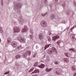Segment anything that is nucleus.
<instances>
[{
  "mask_svg": "<svg viewBox=\"0 0 76 76\" xmlns=\"http://www.w3.org/2000/svg\"><path fill=\"white\" fill-rule=\"evenodd\" d=\"M70 37L71 38V40L72 41H75L76 40V38H75V34H70Z\"/></svg>",
  "mask_w": 76,
  "mask_h": 76,
  "instance_id": "f257e3e1",
  "label": "nucleus"
},
{
  "mask_svg": "<svg viewBox=\"0 0 76 76\" xmlns=\"http://www.w3.org/2000/svg\"><path fill=\"white\" fill-rule=\"evenodd\" d=\"M56 49L54 47L50 49H49L48 51L49 54L52 53L53 52H56Z\"/></svg>",
  "mask_w": 76,
  "mask_h": 76,
  "instance_id": "f03ea898",
  "label": "nucleus"
},
{
  "mask_svg": "<svg viewBox=\"0 0 76 76\" xmlns=\"http://www.w3.org/2000/svg\"><path fill=\"white\" fill-rule=\"evenodd\" d=\"M20 31V29L18 27H15L14 28V32H19Z\"/></svg>",
  "mask_w": 76,
  "mask_h": 76,
  "instance_id": "7ed1b4c3",
  "label": "nucleus"
},
{
  "mask_svg": "<svg viewBox=\"0 0 76 76\" xmlns=\"http://www.w3.org/2000/svg\"><path fill=\"white\" fill-rule=\"evenodd\" d=\"M41 25H42V26L43 27H46L47 26V23L46 21H42L41 22Z\"/></svg>",
  "mask_w": 76,
  "mask_h": 76,
  "instance_id": "20e7f679",
  "label": "nucleus"
},
{
  "mask_svg": "<svg viewBox=\"0 0 76 76\" xmlns=\"http://www.w3.org/2000/svg\"><path fill=\"white\" fill-rule=\"evenodd\" d=\"M11 45L14 47V48H15L17 47V44H16V42L15 41H12V42L11 43Z\"/></svg>",
  "mask_w": 76,
  "mask_h": 76,
  "instance_id": "39448f33",
  "label": "nucleus"
},
{
  "mask_svg": "<svg viewBox=\"0 0 76 76\" xmlns=\"http://www.w3.org/2000/svg\"><path fill=\"white\" fill-rule=\"evenodd\" d=\"M60 38V36L58 35H57L55 36H54L52 37V40L54 41H55L56 39Z\"/></svg>",
  "mask_w": 76,
  "mask_h": 76,
  "instance_id": "423d86ee",
  "label": "nucleus"
},
{
  "mask_svg": "<svg viewBox=\"0 0 76 76\" xmlns=\"http://www.w3.org/2000/svg\"><path fill=\"white\" fill-rule=\"evenodd\" d=\"M39 38L40 39H44V36L42 34H40L39 35Z\"/></svg>",
  "mask_w": 76,
  "mask_h": 76,
  "instance_id": "0eeeda50",
  "label": "nucleus"
},
{
  "mask_svg": "<svg viewBox=\"0 0 76 76\" xmlns=\"http://www.w3.org/2000/svg\"><path fill=\"white\" fill-rule=\"evenodd\" d=\"M7 42H8L7 43L8 44H10L11 42H12V39L10 37H8L7 39Z\"/></svg>",
  "mask_w": 76,
  "mask_h": 76,
  "instance_id": "6e6552de",
  "label": "nucleus"
},
{
  "mask_svg": "<svg viewBox=\"0 0 76 76\" xmlns=\"http://www.w3.org/2000/svg\"><path fill=\"white\" fill-rule=\"evenodd\" d=\"M64 54L65 56H66V57H69L71 56V55H70V54L68 53L65 52L64 53Z\"/></svg>",
  "mask_w": 76,
  "mask_h": 76,
  "instance_id": "1a4fd4ad",
  "label": "nucleus"
},
{
  "mask_svg": "<svg viewBox=\"0 0 76 76\" xmlns=\"http://www.w3.org/2000/svg\"><path fill=\"white\" fill-rule=\"evenodd\" d=\"M39 69H37L35 70L31 74H32V73H39Z\"/></svg>",
  "mask_w": 76,
  "mask_h": 76,
  "instance_id": "9d476101",
  "label": "nucleus"
},
{
  "mask_svg": "<svg viewBox=\"0 0 76 76\" xmlns=\"http://www.w3.org/2000/svg\"><path fill=\"white\" fill-rule=\"evenodd\" d=\"M44 64H42L41 65L38 66V67L41 69H43L44 67Z\"/></svg>",
  "mask_w": 76,
  "mask_h": 76,
  "instance_id": "9b49d317",
  "label": "nucleus"
},
{
  "mask_svg": "<svg viewBox=\"0 0 76 76\" xmlns=\"http://www.w3.org/2000/svg\"><path fill=\"white\" fill-rule=\"evenodd\" d=\"M26 29H27V27L25 26L24 28L22 29V32H25L26 31Z\"/></svg>",
  "mask_w": 76,
  "mask_h": 76,
  "instance_id": "f8f14e48",
  "label": "nucleus"
},
{
  "mask_svg": "<svg viewBox=\"0 0 76 76\" xmlns=\"http://www.w3.org/2000/svg\"><path fill=\"white\" fill-rule=\"evenodd\" d=\"M50 19H55V15H54L53 14L50 16Z\"/></svg>",
  "mask_w": 76,
  "mask_h": 76,
  "instance_id": "ddd939ff",
  "label": "nucleus"
},
{
  "mask_svg": "<svg viewBox=\"0 0 76 76\" xmlns=\"http://www.w3.org/2000/svg\"><path fill=\"white\" fill-rule=\"evenodd\" d=\"M50 45H51V44L46 45L45 47V50H46L48 47H49Z\"/></svg>",
  "mask_w": 76,
  "mask_h": 76,
  "instance_id": "4468645a",
  "label": "nucleus"
},
{
  "mask_svg": "<svg viewBox=\"0 0 76 76\" xmlns=\"http://www.w3.org/2000/svg\"><path fill=\"white\" fill-rule=\"evenodd\" d=\"M20 55H18L16 56L15 58L18 59V58H20Z\"/></svg>",
  "mask_w": 76,
  "mask_h": 76,
  "instance_id": "2eb2a0df",
  "label": "nucleus"
},
{
  "mask_svg": "<svg viewBox=\"0 0 76 76\" xmlns=\"http://www.w3.org/2000/svg\"><path fill=\"white\" fill-rule=\"evenodd\" d=\"M27 55H28V53H27V52L24 53L23 57H26L27 56Z\"/></svg>",
  "mask_w": 76,
  "mask_h": 76,
  "instance_id": "dca6fc26",
  "label": "nucleus"
},
{
  "mask_svg": "<svg viewBox=\"0 0 76 76\" xmlns=\"http://www.w3.org/2000/svg\"><path fill=\"white\" fill-rule=\"evenodd\" d=\"M21 37H21V36H19L18 37L17 39H18V40L19 41H21Z\"/></svg>",
  "mask_w": 76,
  "mask_h": 76,
  "instance_id": "f3484780",
  "label": "nucleus"
},
{
  "mask_svg": "<svg viewBox=\"0 0 76 76\" xmlns=\"http://www.w3.org/2000/svg\"><path fill=\"white\" fill-rule=\"evenodd\" d=\"M26 53L27 54H28V55H31V52L30 50H28L27 51Z\"/></svg>",
  "mask_w": 76,
  "mask_h": 76,
  "instance_id": "a211bd4d",
  "label": "nucleus"
},
{
  "mask_svg": "<svg viewBox=\"0 0 76 76\" xmlns=\"http://www.w3.org/2000/svg\"><path fill=\"white\" fill-rule=\"evenodd\" d=\"M34 70V68L33 67L28 71L29 73H30V72H32V71H33Z\"/></svg>",
  "mask_w": 76,
  "mask_h": 76,
  "instance_id": "6ab92c4d",
  "label": "nucleus"
},
{
  "mask_svg": "<svg viewBox=\"0 0 76 76\" xmlns=\"http://www.w3.org/2000/svg\"><path fill=\"white\" fill-rule=\"evenodd\" d=\"M52 70V69L50 68V69H46V70L47 72H50V71H51Z\"/></svg>",
  "mask_w": 76,
  "mask_h": 76,
  "instance_id": "aec40b11",
  "label": "nucleus"
},
{
  "mask_svg": "<svg viewBox=\"0 0 76 76\" xmlns=\"http://www.w3.org/2000/svg\"><path fill=\"white\" fill-rule=\"evenodd\" d=\"M64 61H66V62H67V61H68V60L69 59L67 58H64Z\"/></svg>",
  "mask_w": 76,
  "mask_h": 76,
  "instance_id": "412c9836",
  "label": "nucleus"
},
{
  "mask_svg": "<svg viewBox=\"0 0 76 76\" xmlns=\"http://www.w3.org/2000/svg\"><path fill=\"white\" fill-rule=\"evenodd\" d=\"M21 40L22 41H23V42H25V39L23 37H21Z\"/></svg>",
  "mask_w": 76,
  "mask_h": 76,
  "instance_id": "4be33fe9",
  "label": "nucleus"
},
{
  "mask_svg": "<svg viewBox=\"0 0 76 76\" xmlns=\"http://www.w3.org/2000/svg\"><path fill=\"white\" fill-rule=\"evenodd\" d=\"M61 42L60 41H58V42H57L56 43L58 45H59L60 43Z\"/></svg>",
  "mask_w": 76,
  "mask_h": 76,
  "instance_id": "5701e85b",
  "label": "nucleus"
},
{
  "mask_svg": "<svg viewBox=\"0 0 76 76\" xmlns=\"http://www.w3.org/2000/svg\"><path fill=\"white\" fill-rule=\"evenodd\" d=\"M48 39L49 41H51V38H50V37H48Z\"/></svg>",
  "mask_w": 76,
  "mask_h": 76,
  "instance_id": "b1692460",
  "label": "nucleus"
},
{
  "mask_svg": "<svg viewBox=\"0 0 76 76\" xmlns=\"http://www.w3.org/2000/svg\"><path fill=\"white\" fill-rule=\"evenodd\" d=\"M10 73V72L8 71L7 72H6L4 73V75H7V74H9Z\"/></svg>",
  "mask_w": 76,
  "mask_h": 76,
  "instance_id": "393cba45",
  "label": "nucleus"
},
{
  "mask_svg": "<svg viewBox=\"0 0 76 76\" xmlns=\"http://www.w3.org/2000/svg\"><path fill=\"white\" fill-rule=\"evenodd\" d=\"M54 63L55 64H58V63L57 61H55Z\"/></svg>",
  "mask_w": 76,
  "mask_h": 76,
  "instance_id": "a878e982",
  "label": "nucleus"
},
{
  "mask_svg": "<svg viewBox=\"0 0 76 76\" xmlns=\"http://www.w3.org/2000/svg\"><path fill=\"white\" fill-rule=\"evenodd\" d=\"M0 32L1 33H3V29H2L0 30Z\"/></svg>",
  "mask_w": 76,
  "mask_h": 76,
  "instance_id": "bb28decb",
  "label": "nucleus"
},
{
  "mask_svg": "<svg viewBox=\"0 0 76 76\" xmlns=\"http://www.w3.org/2000/svg\"><path fill=\"white\" fill-rule=\"evenodd\" d=\"M69 51H74V50H73V49L71 48L69 49Z\"/></svg>",
  "mask_w": 76,
  "mask_h": 76,
  "instance_id": "cd10ccee",
  "label": "nucleus"
},
{
  "mask_svg": "<svg viewBox=\"0 0 76 76\" xmlns=\"http://www.w3.org/2000/svg\"><path fill=\"white\" fill-rule=\"evenodd\" d=\"M46 15V14H42V16H45Z\"/></svg>",
  "mask_w": 76,
  "mask_h": 76,
  "instance_id": "c85d7f7f",
  "label": "nucleus"
},
{
  "mask_svg": "<svg viewBox=\"0 0 76 76\" xmlns=\"http://www.w3.org/2000/svg\"><path fill=\"white\" fill-rule=\"evenodd\" d=\"M75 27H74V26H73L72 28H71L70 30H71V31H72V30Z\"/></svg>",
  "mask_w": 76,
  "mask_h": 76,
  "instance_id": "c756f323",
  "label": "nucleus"
},
{
  "mask_svg": "<svg viewBox=\"0 0 76 76\" xmlns=\"http://www.w3.org/2000/svg\"><path fill=\"white\" fill-rule=\"evenodd\" d=\"M3 0H1V4H2V5H3Z\"/></svg>",
  "mask_w": 76,
  "mask_h": 76,
  "instance_id": "7c9ffc66",
  "label": "nucleus"
},
{
  "mask_svg": "<svg viewBox=\"0 0 76 76\" xmlns=\"http://www.w3.org/2000/svg\"><path fill=\"white\" fill-rule=\"evenodd\" d=\"M3 29L2 28V27H1V26H0V30H1V29Z\"/></svg>",
  "mask_w": 76,
  "mask_h": 76,
  "instance_id": "2f4dec72",
  "label": "nucleus"
},
{
  "mask_svg": "<svg viewBox=\"0 0 76 76\" xmlns=\"http://www.w3.org/2000/svg\"><path fill=\"white\" fill-rule=\"evenodd\" d=\"M76 76V73H74V75H73V76Z\"/></svg>",
  "mask_w": 76,
  "mask_h": 76,
  "instance_id": "473e14b6",
  "label": "nucleus"
},
{
  "mask_svg": "<svg viewBox=\"0 0 76 76\" xmlns=\"http://www.w3.org/2000/svg\"><path fill=\"white\" fill-rule=\"evenodd\" d=\"M33 76H38L37 75H34Z\"/></svg>",
  "mask_w": 76,
  "mask_h": 76,
  "instance_id": "72a5a7b5",
  "label": "nucleus"
},
{
  "mask_svg": "<svg viewBox=\"0 0 76 76\" xmlns=\"http://www.w3.org/2000/svg\"><path fill=\"white\" fill-rule=\"evenodd\" d=\"M33 57H35V55H34L33 56Z\"/></svg>",
  "mask_w": 76,
  "mask_h": 76,
  "instance_id": "f704fd0d",
  "label": "nucleus"
},
{
  "mask_svg": "<svg viewBox=\"0 0 76 76\" xmlns=\"http://www.w3.org/2000/svg\"><path fill=\"white\" fill-rule=\"evenodd\" d=\"M56 2H58V0H56Z\"/></svg>",
  "mask_w": 76,
  "mask_h": 76,
  "instance_id": "c9c22d12",
  "label": "nucleus"
},
{
  "mask_svg": "<svg viewBox=\"0 0 76 76\" xmlns=\"http://www.w3.org/2000/svg\"><path fill=\"white\" fill-rule=\"evenodd\" d=\"M69 34H70V31L69 32Z\"/></svg>",
  "mask_w": 76,
  "mask_h": 76,
  "instance_id": "e433bc0d",
  "label": "nucleus"
},
{
  "mask_svg": "<svg viewBox=\"0 0 76 76\" xmlns=\"http://www.w3.org/2000/svg\"><path fill=\"white\" fill-rule=\"evenodd\" d=\"M0 41H1V39H0Z\"/></svg>",
  "mask_w": 76,
  "mask_h": 76,
  "instance_id": "4c0bfd02",
  "label": "nucleus"
},
{
  "mask_svg": "<svg viewBox=\"0 0 76 76\" xmlns=\"http://www.w3.org/2000/svg\"><path fill=\"white\" fill-rule=\"evenodd\" d=\"M32 31L33 32V31L32 30Z\"/></svg>",
  "mask_w": 76,
  "mask_h": 76,
  "instance_id": "58836bf2",
  "label": "nucleus"
},
{
  "mask_svg": "<svg viewBox=\"0 0 76 76\" xmlns=\"http://www.w3.org/2000/svg\"><path fill=\"white\" fill-rule=\"evenodd\" d=\"M69 29V28H68V29Z\"/></svg>",
  "mask_w": 76,
  "mask_h": 76,
  "instance_id": "ea45409f",
  "label": "nucleus"
}]
</instances>
